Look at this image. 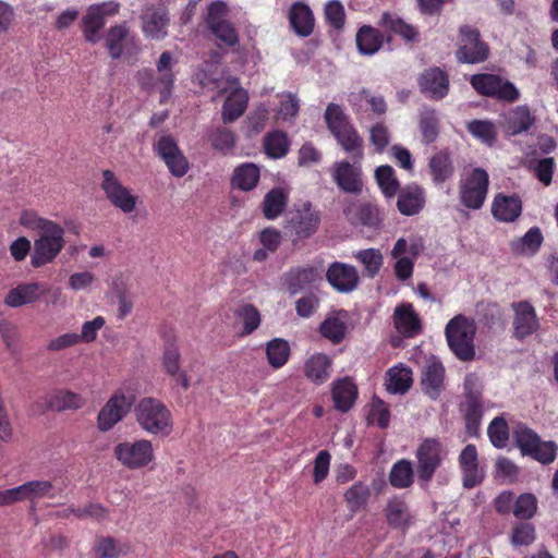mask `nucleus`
<instances>
[{
    "label": "nucleus",
    "instance_id": "nucleus-13",
    "mask_svg": "<svg viewBox=\"0 0 558 558\" xmlns=\"http://www.w3.org/2000/svg\"><path fill=\"white\" fill-rule=\"evenodd\" d=\"M133 398L128 397L122 390L116 391L100 409L97 416V428L109 432L121 422L131 411Z\"/></svg>",
    "mask_w": 558,
    "mask_h": 558
},
{
    "label": "nucleus",
    "instance_id": "nucleus-19",
    "mask_svg": "<svg viewBox=\"0 0 558 558\" xmlns=\"http://www.w3.org/2000/svg\"><path fill=\"white\" fill-rule=\"evenodd\" d=\"M332 178L338 187L343 192L351 194H360L362 192V169L350 163L348 160H341L333 165Z\"/></svg>",
    "mask_w": 558,
    "mask_h": 558
},
{
    "label": "nucleus",
    "instance_id": "nucleus-37",
    "mask_svg": "<svg viewBox=\"0 0 558 558\" xmlns=\"http://www.w3.org/2000/svg\"><path fill=\"white\" fill-rule=\"evenodd\" d=\"M318 279V271L314 267H300L291 269L286 279L288 291L291 294L305 290Z\"/></svg>",
    "mask_w": 558,
    "mask_h": 558
},
{
    "label": "nucleus",
    "instance_id": "nucleus-59",
    "mask_svg": "<svg viewBox=\"0 0 558 558\" xmlns=\"http://www.w3.org/2000/svg\"><path fill=\"white\" fill-rule=\"evenodd\" d=\"M487 435L494 447L505 448L509 440V427L506 420L501 416L495 417L488 425Z\"/></svg>",
    "mask_w": 558,
    "mask_h": 558
},
{
    "label": "nucleus",
    "instance_id": "nucleus-44",
    "mask_svg": "<svg viewBox=\"0 0 558 558\" xmlns=\"http://www.w3.org/2000/svg\"><path fill=\"white\" fill-rule=\"evenodd\" d=\"M375 179L386 198L395 197L401 189L396 172L389 165L379 166L375 170Z\"/></svg>",
    "mask_w": 558,
    "mask_h": 558
},
{
    "label": "nucleus",
    "instance_id": "nucleus-31",
    "mask_svg": "<svg viewBox=\"0 0 558 558\" xmlns=\"http://www.w3.org/2000/svg\"><path fill=\"white\" fill-rule=\"evenodd\" d=\"M387 523L392 529H407L411 523V513L408 504L400 497L388 500L385 508Z\"/></svg>",
    "mask_w": 558,
    "mask_h": 558
},
{
    "label": "nucleus",
    "instance_id": "nucleus-16",
    "mask_svg": "<svg viewBox=\"0 0 558 558\" xmlns=\"http://www.w3.org/2000/svg\"><path fill=\"white\" fill-rule=\"evenodd\" d=\"M514 312L512 327L513 337L523 340L539 328V322L534 306L529 301L512 303Z\"/></svg>",
    "mask_w": 558,
    "mask_h": 558
},
{
    "label": "nucleus",
    "instance_id": "nucleus-38",
    "mask_svg": "<svg viewBox=\"0 0 558 558\" xmlns=\"http://www.w3.org/2000/svg\"><path fill=\"white\" fill-rule=\"evenodd\" d=\"M247 94L244 89L233 90L225 100L222 106V121L230 123L239 119L247 106Z\"/></svg>",
    "mask_w": 558,
    "mask_h": 558
},
{
    "label": "nucleus",
    "instance_id": "nucleus-42",
    "mask_svg": "<svg viewBox=\"0 0 558 558\" xmlns=\"http://www.w3.org/2000/svg\"><path fill=\"white\" fill-rule=\"evenodd\" d=\"M288 204V194L280 187L271 189L264 197L262 208L265 218L274 220L278 218Z\"/></svg>",
    "mask_w": 558,
    "mask_h": 558
},
{
    "label": "nucleus",
    "instance_id": "nucleus-10",
    "mask_svg": "<svg viewBox=\"0 0 558 558\" xmlns=\"http://www.w3.org/2000/svg\"><path fill=\"white\" fill-rule=\"evenodd\" d=\"M320 223V214L311 202L295 205L286 217V229L298 235L299 239H307L316 232Z\"/></svg>",
    "mask_w": 558,
    "mask_h": 558
},
{
    "label": "nucleus",
    "instance_id": "nucleus-30",
    "mask_svg": "<svg viewBox=\"0 0 558 558\" xmlns=\"http://www.w3.org/2000/svg\"><path fill=\"white\" fill-rule=\"evenodd\" d=\"M384 40L383 33L371 25L361 26L355 36L357 50L365 56H373L379 51Z\"/></svg>",
    "mask_w": 558,
    "mask_h": 558
},
{
    "label": "nucleus",
    "instance_id": "nucleus-15",
    "mask_svg": "<svg viewBox=\"0 0 558 558\" xmlns=\"http://www.w3.org/2000/svg\"><path fill=\"white\" fill-rule=\"evenodd\" d=\"M100 186L108 201L124 214H130L135 209L137 197L126 186L121 184L113 171L108 169L102 171Z\"/></svg>",
    "mask_w": 558,
    "mask_h": 558
},
{
    "label": "nucleus",
    "instance_id": "nucleus-43",
    "mask_svg": "<svg viewBox=\"0 0 558 558\" xmlns=\"http://www.w3.org/2000/svg\"><path fill=\"white\" fill-rule=\"evenodd\" d=\"M290 148V141L287 133L277 130L265 135L264 149L267 156L272 159L284 157Z\"/></svg>",
    "mask_w": 558,
    "mask_h": 558
},
{
    "label": "nucleus",
    "instance_id": "nucleus-21",
    "mask_svg": "<svg viewBox=\"0 0 558 558\" xmlns=\"http://www.w3.org/2000/svg\"><path fill=\"white\" fill-rule=\"evenodd\" d=\"M326 278L330 286L341 293L353 291L359 283V275L356 269L343 263H332L326 274Z\"/></svg>",
    "mask_w": 558,
    "mask_h": 558
},
{
    "label": "nucleus",
    "instance_id": "nucleus-40",
    "mask_svg": "<svg viewBox=\"0 0 558 558\" xmlns=\"http://www.w3.org/2000/svg\"><path fill=\"white\" fill-rule=\"evenodd\" d=\"M433 181L441 184L449 180L454 173V166L447 151L440 150L436 153L428 163Z\"/></svg>",
    "mask_w": 558,
    "mask_h": 558
},
{
    "label": "nucleus",
    "instance_id": "nucleus-47",
    "mask_svg": "<svg viewBox=\"0 0 558 558\" xmlns=\"http://www.w3.org/2000/svg\"><path fill=\"white\" fill-rule=\"evenodd\" d=\"M389 482L395 488L410 487L414 482V472L411 461L405 459L397 461L390 470Z\"/></svg>",
    "mask_w": 558,
    "mask_h": 558
},
{
    "label": "nucleus",
    "instance_id": "nucleus-17",
    "mask_svg": "<svg viewBox=\"0 0 558 558\" xmlns=\"http://www.w3.org/2000/svg\"><path fill=\"white\" fill-rule=\"evenodd\" d=\"M458 461L462 473L463 487L471 489L478 486L484 480V472L478 465L476 446L473 444L466 445L461 451Z\"/></svg>",
    "mask_w": 558,
    "mask_h": 558
},
{
    "label": "nucleus",
    "instance_id": "nucleus-58",
    "mask_svg": "<svg viewBox=\"0 0 558 558\" xmlns=\"http://www.w3.org/2000/svg\"><path fill=\"white\" fill-rule=\"evenodd\" d=\"M38 232L40 236L34 244H63L64 229L54 221L45 219Z\"/></svg>",
    "mask_w": 558,
    "mask_h": 558
},
{
    "label": "nucleus",
    "instance_id": "nucleus-8",
    "mask_svg": "<svg viewBox=\"0 0 558 558\" xmlns=\"http://www.w3.org/2000/svg\"><path fill=\"white\" fill-rule=\"evenodd\" d=\"M488 57L489 47L481 39L480 31L471 25L460 26L457 60L460 63L476 64L486 61Z\"/></svg>",
    "mask_w": 558,
    "mask_h": 558
},
{
    "label": "nucleus",
    "instance_id": "nucleus-56",
    "mask_svg": "<svg viewBox=\"0 0 558 558\" xmlns=\"http://www.w3.org/2000/svg\"><path fill=\"white\" fill-rule=\"evenodd\" d=\"M466 130L481 142L493 145L496 141V129L493 122L487 120H472L468 122Z\"/></svg>",
    "mask_w": 558,
    "mask_h": 558
},
{
    "label": "nucleus",
    "instance_id": "nucleus-48",
    "mask_svg": "<svg viewBox=\"0 0 558 558\" xmlns=\"http://www.w3.org/2000/svg\"><path fill=\"white\" fill-rule=\"evenodd\" d=\"M130 29L126 23L109 28L106 36V47L112 59H119L123 53V43L129 36Z\"/></svg>",
    "mask_w": 558,
    "mask_h": 558
},
{
    "label": "nucleus",
    "instance_id": "nucleus-14",
    "mask_svg": "<svg viewBox=\"0 0 558 558\" xmlns=\"http://www.w3.org/2000/svg\"><path fill=\"white\" fill-rule=\"evenodd\" d=\"M154 150L173 177L182 178L187 173L190 162L171 135L160 136L154 145Z\"/></svg>",
    "mask_w": 558,
    "mask_h": 558
},
{
    "label": "nucleus",
    "instance_id": "nucleus-36",
    "mask_svg": "<svg viewBox=\"0 0 558 558\" xmlns=\"http://www.w3.org/2000/svg\"><path fill=\"white\" fill-rule=\"evenodd\" d=\"M412 371L402 364L393 366L386 373V388L392 393H405L412 386Z\"/></svg>",
    "mask_w": 558,
    "mask_h": 558
},
{
    "label": "nucleus",
    "instance_id": "nucleus-50",
    "mask_svg": "<svg viewBox=\"0 0 558 558\" xmlns=\"http://www.w3.org/2000/svg\"><path fill=\"white\" fill-rule=\"evenodd\" d=\"M369 496L371 490L368 485L359 481L345 490L344 500L350 511L356 512L366 506Z\"/></svg>",
    "mask_w": 558,
    "mask_h": 558
},
{
    "label": "nucleus",
    "instance_id": "nucleus-12",
    "mask_svg": "<svg viewBox=\"0 0 558 558\" xmlns=\"http://www.w3.org/2000/svg\"><path fill=\"white\" fill-rule=\"evenodd\" d=\"M442 445L436 438H425L416 449L418 480L428 483L442 462Z\"/></svg>",
    "mask_w": 558,
    "mask_h": 558
},
{
    "label": "nucleus",
    "instance_id": "nucleus-5",
    "mask_svg": "<svg viewBox=\"0 0 558 558\" xmlns=\"http://www.w3.org/2000/svg\"><path fill=\"white\" fill-rule=\"evenodd\" d=\"M113 456L122 466L132 471L148 468L155 460L153 444L144 438L117 444Z\"/></svg>",
    "mask_w": 558,
    "mask_h": 558
},
{
    "label": "nucleus",
    "instance_id": "nucleus-3",
    "mask_svg": "<svg viewBox=\"0 0 558 558\" xmlns=\"http://www.w3.org/2000/svg\"><path fill=\"white\" fill-rule=\"evenodd\" d=\"M475 333L476 325L474 319L464 315H457L447 323L445 336L448 347L460 361L470 362L474 360Z\"/></svg>",
    "mask_w": 558,
    "mask_h": 558
},
{
    "label": "nucleus",
    "instance_id": "nucleus-24",
    "mask_svg": "<svg viewBox=\"0 0 558 558\" xmlns=\"http://www.w3.org/2000/svg\"><path fill=\"white\" fill-rule=\"evenodd\" d=\"M445 373L442 363L437 360H430L422 369V390L433 400H436L445 388Z\"/></svg>",
    "mask_w": 558,
    "mask_h": 558
},
{
    "label": "nucleus",
    "instance_id": "nucleus-29",
    "mask_svg": "<svg viewBox=\"0 0 558 558\" xmlns=\"http://www.w3.org/2000/svg\"><path fill=\"white\" fill-rule=\"evenodd\" d=\"M143 33L151 39H162L167 36L169 16L165 9L148 11L142 16Z\"/></svg>",
    "mask_w": 558,
    "mask_h": 558
},
{
    "label": "nucleus",
    "instance_id": "nucleus-34",
    "mask_svg": "<svg viewBox=\"0 0 558 558\" xmlns=\"http://www.w3.org/2000/svg\"><path fill=\"white\" fill-rule=\"evenodd\" d=\"M356 397L357 388L349 378L339 379L333 384L332 400L337 410L348 412L353 407Z\"/></svg>",
    "mask_w": 558,
    "mask_h": 558
},
{
    "label": "nucleus",
    "instance_id": "nucleus-26",
    "mask_svg": "<svg viewBox=\"0 0 558 558\" xmlns=\"http://www.w3.org/2000/svg\"><path fill=\"white\" fill-rule=\"evenodd\" d=\"M331 359L324 353L311 355L304 363L305 377L315 385H323L331 375Z\"/></svg>",
    "mask_w": 558,
    "mask_h": 558
},
{
    "label": "nucleus",
    "instance_id": "nucleus-1",
    "mask_svg": "<svg viewBox=\"0 0 558 558\" xmlns=\"http://www.w3.org/2000/svg\"><path fill=\"white\" fill-rule=\"evenodd\" d=\"M324 118L329 132L336 138L338 145L355 162L361 161L364 157V141L343 109L335 102H329Z\"/></svg>",
    "mask_w": 558,
    "mask_h": 558
},
{
    "label": "nucleus",
    "instance_id": "nucleus-32",
    "mask_svg": "<svg viewBox=\"0 0 558 558\" xmlns=\"http://www.w3.org/2000/svg\"><path fill=\"white\" fill-rule=\"evenodd\" d=\"M259 178V168L252 162H244L234 169L231 185L240 191L248 192L257 186Z\"/></svg>",
    "mask_w": 558,
    "mask_h": 558
},
{
    "label": "nucleus",
    "instance_id": "nucleus-52",
    "mask_svg": "<svg viewBox=\"0 0 558 558\" xmlns=\"http://www.w3.org/2000/svg\"><path fill=\"white\" fill-rule=\"evenodd\" d=\"M266 354L268 359V363L274 368L282 367L289 360L290 356V345L288 341L276 338L270 340L266 347Z\"/></svg>",
    "mask_w": 558,
    "mask_h": 558
},
{
    "label": "nucleus",
    "instance_id": "nucleus-61",
    "mask_svg": "<svg viewBox=\"0 0 558 558\" xmlns=\"http://www.w3.org/2000/svg\"><path fill=\"white\" fill-rule=\"evenodd\" d=\"M465 408L483 407L482 385L474 374H468L464 378Z\"/></svg>",
    "mask_w": 558,
    "mask_h": 558
},
{
    "label": "nucleus",
    "instance_id": "nucleus-53",
    "mask_svg": "<svg viewBox=\"0 0 558 558\" xmlns=\"http://www.w3.org/2000/svg\"><path fill=\"white\" fill-rule=\"evenodd\" d=\"M355 257L364 267V276L369 278H374L378 275L384 263L383 254L379 250L374 247L359 251Z\"/></svg>",
    "mask_w": 558,
    "mask_h": 558
},
{
    "label": "nucleus",
    "instance_id": "nucleus-23",
    "mask_svg": "<svg viewBox=\"0 0 558 558\" xmlns=\"http://www.w3.org/2000/svg\"><path fill=\"white\" fill-rule=\"evenodd\" d=\"M493 217L501 222H513L522 213V201L518 194L497 193L492 203Z\"/></svg>",
    "mask_w": 558,
    "mask_h": 558
},
{
    "label": "nucleus",
    "instance_id": "nucleus-45",
    "mask_svg": "<svg viewBox=\"0 0 558 558\" xmlns=\"http://www.w3.org/2000/svg\"><path fill=\"white\" fill-rule=\"evenodd\" d=\"M418 128L423 143L432 144L436 141L439 135V118L435 109L425 108L421 111Z\"/></svg>",
    "mask_w": 558,
    "mask_h": 558
},
{
    "label": "nucleus",
    "instance_id": "nucleus-64",
    "mask_svg": "<svg viewBox=\"0 0 558 558\" xmlns=\"http://www.w3.org/2000/svg\"><path fill=\"white\" fill-rule=\"evenodd\" d=\"M558 447L551 441H543L538 440V444L534 447V449L529 452V457H532L534 460L538 461L542 464H549L555 461L557 456Z\"/></svg>",
    "mask_w": 558,
    "mask_h": 558
},
{
    "label": "nucleus",
    "instance_id": "nucleus-57",
    "mask_svg": "<svg viewBox=\"0 0 558 558\" xmlns=\"http://www.w3.org/2000/svg\"><path fill=\"white\" fill-rule=\"evenodd\" d=\"M537 512V499L531 493H523L514 500L512 513L515 518L529 521Z\"/></svg>",
    "mask_w": 558,
    "mask_h": 558
},
{
    "label": "nucleus",
    "instance_id": "nucleus-60",
    "mask_svg": "<svg viewBox=\"0 0 558 558\" xmlns=\"http://www.w3.org/2000/svg\"><path fill=\"white\" fill-rule=\"evenodd\" d=\"M390 411L381 399L374 397L371 402L369 411L367 414V422L369 425H377L380 428H386L389 425Z\"/></svg>",
    "mask_w": 558,
    "mask_h": 558
},
{
    "label": "nucleus",
    "instance_id": "nucleus-11",
    "mask_svg": "<svg viewBox=\"0 0 558 558\" xmlns=\"http://www.w3.org/2000/svg\"><path fill=\"white\" fill-rule=\"evenodd\" d=\"M45 294H49V302L56 303L60 296V290L43 282L21 283L8 292L4 298V304L16 308L33 304Z\"/></svg>",
    "mask_w": 558,
    "mask_h": 558
},
{
    "label": "nucleus",
    "instance_id": "nucleus-35",
    "mask_svg": "<svg viewBox=\"0 0 558 558\" xmlns=\"http://www.w3.org/2000/svg\"><path fill=\"white\" fill-rule=\"evenodd\" d=\"M379 24L388 32L400 36L408 43L415 41L418 37V32L413 25L408 24L401 17L389 12L383 13Z\"/></svg>",
    "mask_w": 558,
    "mask_h": 558
},
{
    "label": "nucleus",
    "instance_id": "nucleus-20",
    "mask_svg": "<svg viewBox=\"0 0 558 558\" xmlns=\"http://www.w3.org/2000/svg\"><path fill=\"white\" fill-rule=\"evenodd\" d=\"M397 208L404 216L420 214L426 204L425 190L417 183L404 185L397 193Z\"/></svg>",
    "mask_w": 558,
    "mask_h": 558
},
{
    "label": "nucleus",
    "instance_id": "nucleus-9",
    "mask_svg": "<svg viewBox=\"0 0 558 558\" xmlns=\"http://www.w3.org/2000/svg\"><path fill=\"white\" fill-rule=\"evenodd\" d=\"M489 175L483 168H474L460 182V199L469 209H480L487 196Z\"/></svg>",
    "mask_w": 558,
    "mask_h": 558
},
{
    "label": "nucleus",
    "instance_id": "nucleus-55",
    "mask_svg": "<svg viewBox=\"0 0 558 558\" xmlns=\"http://www.w3.org/2000/svg\"><path fill=\"white\" fill-rule=\"evenodd\" d=\"M515 445L523 456H527L538 444L541 437L524 424H518L513 429Z\"/></svg>",
    "mask_w": 558,
    "mask_h": 558
},
{
    "label": "nucleus",
    "instance_id": "nucleus-25",
    "mask_svg": "<svg viewBox=\"0 0 558 558\" xmlns=\"http://www.w3.org/2000/svg\"><path fill=\"white\" fill-rule=\"evenodd\" d=\"M45 401L46 405L43 408V412L48 410L56 412L78 410L85 404V400L80 393L66 389L52 391L51 393L47 395Z\"/></svg>",
    "mask_w": 558,
    "mask_h": 558
},
{
    "label": "nucleus",
    "instance_id": "nucleus-28",
    "mask_svg": "<svg viewBox=\"0 0 558 558\" xmlns=\"http://www.w3.org/2000/svg\"><path fill=\"white\" fill-rule=\"evenodd\" d=\"M291 27L301 37H307L314 29V15L312 10L304 2H294L289 10Z\"/></svg>",
    "mask_w": 558,
    "mask_h": 558
},
{
    "label": "nucleus",
    "instance_id": "nucleus-22",
    "mask_svg": "<svg viewBox=\"0 0 558 558\" xmlns=\"http://www.w3.org/2000/svg\"><path fill=\"white\" fill-rule=\"evenodd\" d=\"M395 328L405 338H413L422 332V322L411 303L396 306L393 315Z\"/></svg>",
    "mask_w": 558,
    "mask_h": 558
},
{
    "label": "nucleus",
    "instance_id": "nucleus-63",
    "mask_svg": "<svg viewBox=\"0 0 558 558\" xmlns=\"http://www.w3.org/2000/svg\"><path fill=\"white\" fill-rule=\"evenodd\" d=\"M320 333L324 338L329 339L335 344H338L345 336V325L339 318H327L320 325Z\"/></svg>",
    "mask_w": 558,
    "mask_h": 558
},
{
    "label": "nucleus",
    "instance_id": "nucleus-7",
    "mask_svg": "<svg viewBox=\"0 0 558 558\" xmlns=\"http://www.w3.org/2000/svg\"><path fill=\"white\" fill-rule=\"evenodd\" d=\"M470 84L481 96L495 98L506 102H514L520 98L515 85L497 74L477 73L471 76Z\"/></svg>",
    "mask_w": 558,
    "mask_h": 558
},
{
    "label": "nucleus",
    "instance_id": "nucleus-2",
    "mask_svg": "<svg viewBox=\"0 0 558 558\" xmlns=\"http://www.w3.org/2000/svg\"><path fill=\"white\" fill-rule=\"evenodd\" d=\"M134 414L140 427L156 436H168L172 432V414L168 407L153 397L142 398Z\"/></svg>",
    "mask_w": 558,
    "mask_h": 558
},
{
    "label": "nucleus",
    "instance_id": "nucleus-46",
    "mask_svg": "<svg viewBox=\"0 0 558 558\" xmlns=\"http://www.w3.org/2000/svg\"><path fill=\"white\" fill-rule=\"evenodd\" d=\"M509 539L514 548L530 546L536 539L535 525L523 520L515 522L512 525Z\"/></svg>",
    "mask_w": 558,
    "mask_h": 558
},
{
    "label": "nucleus",
    "instance_id": "nucleus-41",
    "mask_svg": "<svg viewBox=\"0 0 558 558\" xmlns=\"http://www.w3.org/2000/svg\"><path fill=\"white\" fill-rule=\"evenodd\" d=\"M161 364L165 373L170 377L179 374L181 368V353L177 343V338L172 335L165 337Z\"/></svg>",
    "mask_w": 558,
    "mask_h": 558
},
{
    "label": "nucleus",
    "instance_id": "nucleus-54",
    "mask_svg": "<svg viewBox=\"0 0 558 558\" xmlns=\"http://www.w3.org/2000/svg\"><path fill=\"white\" fill-rule=\"evenodd\" d=\"M213 148L222 155L230 154L235 146V135L227 128H216L208 136Z\"/></svg>",
    "mask_w": 558,
    "mask_h": 558
},
{
    "label": "nucleus",
    "instance_id": "nucleus-49",
    "mask_svg": "<svg viewBox=\"0 0 558 558\" xmlns=\"http://www.w3.org/2000/svg\"><path fill=\"white\" fill-rule=\"evenodd\" d=\"M234 317L243 324L242 336L251 335L260 325L259 311L253 304H243L234 311Z\"/></svg>",
    "mask_w": 558,
    "mask_h": 558
},
{
    "label": "nucleus",
    "instance_id": "nucleus-39",
    "mask_svg": "<svg viewBox=\"0 0 558 558\" xmlns=\"http://www.w3.org/2000/svg\"><path fill=\"white\" fill-rule=\"evenodd\" d=\"M105 26V16L98 8L88 7L82 17L81 28L86 41L96 44L99 40V32Z\"/></svg>",
    "mask_w": 558,
    "mask_h": 558
},
{
    "label": "nucleus",
    "instance_id": "nucleus-62",
    "mask_svg": "<svg viewBox=\"0 0 558 558\" xmlns=\"http://www.w3.org/2000/svg\"><path fill=\"white\" fill-rule=\"evenodd\" d=\"M404 253H407V246H393L392 256L397 258L395 274L401 281L412 277L414 267V263L410 257L401 256Z\"/></svg>",
    "mask_w": 558,
    "mask_h": 558
},
{
    "label": "nucleus",
    "instance_id": "nucleus-4",
    "mask_svg": "<svg viewBox=\"0 0 558 558\" xmlns=\"http://www.w3.org/2000/svg\"><path fill=\"white\" fill-rule=\"evenodd\" d=\"M174 63L171 52L163 51L156 62L158 75L156 76L151 69H142L136 73L137 84L146 92H153L157 87L160 93V102H167L174 86V73L172 71Z\"/></svg>",
    "mask_w": 558,
    "mask_h": 558
},
{
    "label": "nucleus",
    "instance_id": "nucleus-33",
    "mask_svg": "<svg viewBox=\"0 0 558 558\" xmlns=\"http://www.w3.org/2000/svg\"><path fill=\"white\" fill-rule=\"evenodd\" d=\"M130 551V544L122 543L112 536H98L93 545L94 558H118Z\"/></svg>",
    "mask_w": 558,
    "mask_h": 558
},
{
    "label": "nucleus",
    "instance_id": "nucleus-51",
    "mask_svg": "<svg viewBox=\"0 0 558 558\" xmlns=\"http://www.w3.org/2000/svg\"><path fill=\"white\" fill-rule=\"evenodd\" d=\"M25 500H35L41 498H56L57 493L52 482L46 480L28 481L21 485Z\"/></svg>",
    "mask_w": 558,
    "mask_h": 558
},
{
    "label": "nucleus",
    "instance_id": "nucleus-18",
    "mask_svg": "<svg viewBox=\"0 0 558 558\" xmlns=\"http://www.w3.org/2000/svg\"><path fill=\"white\" fill-rule=\"evenodd\" d=\"M418 86L427 98L441 100L449 92L448 74L439 68H429L421 74Z\"/></svg>",
    "mask_w": 558,
    "mask_h": 558
},
{
    "label": "nucleus",
    "instance_id": "nucleus-6",
    "mask_svg": "<svg viewBox=\"0 0 558 558\" xmlns=\"http://www.w3.org/2000/svg\"><path fill=\"white\" fill-rule=\"evenodd\" d=\"M228 7L222 1L211 2L207 10L205 23L210 33L219 41V47L234 48L239 46V33L229 20Z\"/></svg>",
    "mask_w": 558,
    "mask_h": 558
},
{
    "label": "nucleus",
    "instance_id": "nucleus-27",
    "mask_svg": "<svg viewBox=\"0 0 558 558\" xmlns=\"http://www.w3.org/2000/svg\"><path fill=\"white\" fill-rule=\"evenodd\" d=\"M536 118L527 105H520L511 109L506 117L508 134L515 136L529 132L535 124Z\"/></svg>",
    "mask_w": 558,
    "mask_h": 558
}]
</instances>
